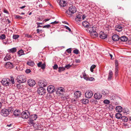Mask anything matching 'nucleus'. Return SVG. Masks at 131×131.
Returning <instances> with one entry per match:
<instances>
[{
    "mask_svg": "<svg viewBox=\"0 0 131 131\" xmlns=\"http://www.w3.org/2000/svg\"><path fill=\"white\" fill-rule=\"evenodd\" d=\"M14 110V109L12 107H8L6 108L3 109L1 111V113L3 116L6 117L9 114L12 113Z\"/></svg>",
    "mask_w": 131,
    "mask_h": 131,
    "instance_id": "obj_1",
    "label": "nucleus"
},
{
    "mask_svg": "<svg viewBox=\"0 0 131 131\" xmlns=\"http://www.w3.org/2000/svg\"><path fill=\"white\" fill-rule=\"evenodd\" d=\"M69 12L67 11L66 13L68 14L67 16L69 17H71V14H70V12L72 14L75 13L77 11L76 8L74 6H71L69 7Z\"/></svg>",
    "mask_w": 131,
    "mask_h": 131,
    "instance_id": "obj_2",
    "label": "nucleus"
},
{
    "mask_svg": "<svg viewBox=\"0 0 131 131\" xmlns=\"http://www.w3.org/2000/svg\"><path fill=\"white\" fill-rule=\"evenodd\" d=\"M16 80L17 82L20 83H24L26 80L25 77L24 75H19L17 76Z\"/></svg>",
    "mask_w": 131,
    "mask_h": 131,
    "instance_id": "obj_3",
    "label": "nucleus"
},
{
    "mask_svg": "<svg viewBox=\"0 0 131 131\" xmlns=\"http://www.w3.org/2000/svg\"><path fill=\"white\" fill-rule=\"evenodd\" d=\"M37 118V115L36 114H33L31 115L29 120L28 123L29 124H34V121L36 120Z\"/></svg>",
    "mask_w": 131,
    "mask_h": 131,
    "instance_id": "obj_4",
    "label": "nucleus"
},
{
    "mask_svg": "<svg viewBox=\"0 0 131 131\" xmlns=\"http://www.w3.org/2000/svg\"><path fill=\"white\" fill-rule=\"evenodd\" d=\"M1 82L4 85L9 86L10 84V80L8 78L3 79L1 81Z\"/></svg>",
    "mask_w": 131,
    "mask_h": 131,
    "instance_id": "obj_5",
    "label": "nucleus"
},
{
    "mask_svg": "<svg viewBox=\"0 0 131 131\" xmlns=\"http://www.w3.org/2000/svg\"><path fill=\"white\" fill-rule=\"evenodd\" d=\"M21 117L24 119H27L30 116V113L28 111L23 112L21 114Z\"/></svg>",
    "mask_w": 131,
    "mask_h": 131,
    "instance_id": "obj_6",
    "label": "nucleus"
},
{
    "mask_svg": "<svg viewBox=\"0 0 131 131\" xmlns=\"http://www.w3.org/2000/svg\"><path fill=\"white\" fill-rule=\"evenodd\" d=\"M38 84L40 87H45L47 85V83L46 80L43 79L39 80L38 82Z\"/></svg>",
    "mask_w": 131,
    "mask_h": 131,
    "instance_id": "obj_7",
    "label": "nucleus"
},
{
    "mask_svg": "<svg viewBox=\"0 0 131 131\" xmlns=\"http://www.w3.org/2000/svg\"><path fill=\"white\" fill-rule=\"evenodd\" d=\"M37 92L40 95L44 94L46 93V90L43 87H40L38 89Z\"/></svg>",
    "mask_w": 131,
    "mask_h": 131,
    "instance_id": "obj_8",
    "label": "nucleus"
},
{
    "mask_svg": "<svg viewBox=\"0 0 131 131\" xmlns=\"http://www.w3.org/2000/svg\"><path fill=\"white\" fill-rule=\"evenodd\" d=\"M93 93L92 91H87L85 93V96L87 98L90 99L93 96Z\"/></svg>",
    "mask_w": 131,
    "mask_h": 131,
    "instance_id": "obj_9",
    "label": "nucleus"
},
{
    "mask_svg": "<svg viewBox=\"0 0 131 131\" xmlns=\"http://www.w3.org/2000/svg\"><path fill=\"white\" fill-rule=\"evenodd\" d=\"M47 90L49 93H52L54 92L55 88L53 85H50L48 86Z\"/></svg>",
    "mask_w": 131,
    "mask_h": 131,
    "instance_id": "obj_10",
    "label": "nucleus"
},
{
    "mask_svg": "<svg viewBox=\"0 0 131 131\" xmlns=\"http://www.w3.org/2000/svg\"><path fill=\"white\" fill-rule=\"evenodd\" d=\"M27 83L28 85L30 86H33L36 84L35 81L32 79L28 80Z\"/></svg>",
    "mask_w": 131,
    "mask_h": 131,
    "instance_id": "obj_11",
    "label": "nucleus"
},
{
    "mask_svg": "<svg viewBox=\"0 0 131 131\" xmlns=\"http://www.w3.org/2000/svg\"><path fill=\"white\" fill-rule=\"evenodd\" d=\"M5 67L6 68L11 69L14 67L13 64L10 62L6 63L5 64Z\"/></svg>",
    "mask_w": 131,
    "mask_h": 131,
    "instance_id": "obj_12",
    "label": "nucleus"
},
{
    "mask_svg": "<svg viewBox=\"0 0 131 131\" xmlns=\"http://www.w3.org/2000/svg\"><path fill=\"white\" fill-rule=\"evenodd\" d=\"M56 91V93L59 95L60 94H62L64 91L63 88L61 87L58 88Z\"/></svg>",
    "mask_w": 131,
    "mask_h": 131,
    "instance_id": "obj_13",
    "label": "nucleus"
},
{
    "mask_svg": "<svg viewBox=\"0 0 131 131\" xmlns=\"http://www.w3.org/2000/svg\"><path fill=\"white\" fill-rule=\"evenodd\" d=\"M100 37L103 39H104L107 37V35L105 33L102 31L100 32L99 34Z\"/></svg>",
    "mask_w": 131,
    "mask_h": 131,
    "instance_id": "obj_14",
    "label": "nucleus"
},
{
    "mask_svg": "<svg viewBox=\"0 0 131 131\" xmlns=\"http://www.w3.org/2000/svg\"><path fill=\"white\" fill-rule=\"evenodd\" d=\"M95 30H96V28L94 27H88V29H87V31H89L90 34Z\"/></svg>",
    "mask_w": 131,
    "mask_h": 131,
    "instance_id": "obj_15",
    "label": "nucleus"
},
{
    "mask_svg": "<svg viewBox=\"0 0 131 131\" xmlns=\"http://www.w3.org/2000/svg\"><path fill=\"white\" fill-rule=\"evenodd\" d=\"M94 97L95 99L99 100L101 98L102 95L100 93L97 92L95 94Z\"/></svg>",
    "mask_w": 131,
    "mask_h": 131,
    "instance_id": "obj_16",
    "label": "nucleus"
},
{
    "mask_svg": "<svg viewBox=\"0 0 131 131\" xmlns=\"http://www.w3.org/2000/svg\"><path fill=\"white\" fill-rule=\"evenodd\" d=\"M74 94V97L76 98H79L81 95V92L79 91H76Z\"/></svg>",
    "mask_w": 131,
    "mask_h": 131,
    "instance_id": "obj_17",
    "label": "nucleus"
},
{
    "mask_svg": "<svg viewBox=\"0 0 131 131\" xmlns=\"http://www.w3.org/2000/svg\"><path fill=\"white\" fill-rule=\"evenodd\" d=\"M112 38L114 41H117L119 39V37L117 35L115 34L112 36Z\"/></svg>",
    "mask_w": 131,
    "mask_h": 131,
    "instance_id": "obj_18",
    "label": "nucleus"
},
{
    "mask_svg": "<svg viewBox=\"0 0 131 131\" xmlns=\"http://www.w3.org/2000/svg\"><path fill=\"white\" fill-rule=\"evenodd\" d=\"M66 2L63 0H60L59 2V5L61 7H64L66 6Z\"/></svg>",
    "mask_w": 131,
    "mask_h": 131,
    "instance_id": "obj_19",
    "label": "nucleus"
},
{
    "mask_svg": "<svg viewBox=\"0 0 131 131\" xmlns=\"http://www.w3.org/2000/svg\"><path fill=\"white\" fill-rule=\"evenodd\" d=\"M91 37L92 38H94L97 37L98 36V34L96 32V30L94 31L90 34Z\"/></svg>",
    "mask_w": 131,
    "mask_h": 131,
    "instance_id": "obj_20",
    "label": "nucleus"
},
{
    "mask_svg": "<svg viewBox=\"0 0 131 131\" xmlns=\"http://www.w3.org/2000/svg\"><path fill=\"white\" fill-rule=\"evenodd\" d=\"M113 75V73L112 71L111 70H110L108 73V80H111L112 77Z\"/></svg>",
    "mask_w": 131,
    "mask_h": 131,
    "instance_id": "obj_21",
    "label": "nucleus"
},
{
    "mask_svg": "<svg viewBox=\"0 0 131 131\" xmlns=\"http://www.w3.org/2000/svg\"><path fill=\"white\" fill-rule=\"evenodd\" d=\"M122 26L119 25H117L116 26L115 28V30L118 32H120L122 30Z\"/></svg>",
    "mask_w": 131,
    "mask_h": 131,
    "instance_id": "obj_22",
    "label": "nucleus"
},
{
    "mask_svg": "<svg viewBox=\"0 0 131 131\" xmlns=\"http://www.w3.org/2000/svg\"><path fill=\"white\" fill-rule=\"evenodd\" d=\"M109 93V91L107 90H102V94L104 95L107 96Z\"/></svg>",
    "mask_w": 131,
    "mask_h": 131,
    "instance_id": "obj_23",
    "label": "nucleus"
},
{
    "mask_svg": "<svg viewBox=\"0 0 131 131\" xmlns=\"http://www.w3.org/2000/svg\"><path fill=\"white\" fill-rule=\"evenodd\" d=\"M115 109L116 112H120L122 111V108L121 106H117L116 107Z\"/></svg>",
    "mask_w": 131,
    "mask_h": 131,
    "instance_id": "obj_24",
    "label": "nucleus"
},
{
    "mask_svg": "<svg viewBox=\"0 0 131 131\" xmlns=\"http://www.w3.org/2000/svg\"><path fill=\"white\" fill-rule=\"evenodd\" d=\"M14 115L15 116H19L21 114L20 111L18 110H15L14 112Z\"/></svg>",
    "mask_w": 131,
    "mask_h": 131,
    "instance_id": "obj_25",
    "label": "nucleus"
},
{
    "mask_svg": "<svg viewBox=\"0 0 131 131\" xmlns=\"http://www.w3.org/2000/svg\"><path fill=\"white\" fill-rule=\"evenodd\" d=\"M82 25L83 26L85 27H89V23L86 21H83L82 23Z\"/></svg>",
    "mask_w": 131,
    "mask_h": 131,
    "instance_id": "obj_26",
    "label": "nucleus"
},
{
    "mask_svg": "<svg viewBox=\"0 0 131 131\" xmlns=\"http://www.w3.org/2000/svg\"><path fill=\"white\" fill-rule=\"evenodd\" d=\"M11 59V57L10 55L8 54H7L5 56V57L4 58V60L5 61H7Z\"/></svg>",
    "mask_w": 131,
    "mask_h": 131,
    "instance_id": "obj_27",
    "label": "nucleus"
},
{
    "mask_svg": "<svg viewBox=\"0 0 131 131\" xmlns=\"http://www.w3.org/2000/svg\"><path fill=\"white\" fill-rule=\"evenodd\" d=\"M27 64L29 66H32L35 65V63L33 61L30 60L27 62Z\"/></svg>",
    "mask_w": 131,
    "mask_h": 131,
    "instance_id": "obj_28",
    "label": "nucleus"
},
{
    "mask_svg": "<svg viewBox=\"0 0 131 131\" xmlns=\"http://www.w3.org/2000/svg\"><path fill=\"white\" fill-rule=\"evenodd\" d=\"M81 102L82 103L84 104H86L89 103V100L88 99H84L82 100Z\"/></svg>",
    "mask_w": 131,
    "mask_h": 131,
    "instance_id": "obj_29",
    "label": "nucleus"
},
{
    "mask_svg": "<svg viewBox=\"0 0 131 131\" xmlns=\"http://www.w3.org/2000/svg\"><path fill=\"white\" fill-rule=\"evenodd\" d=\"M120 39L122 41L125 42L127 41L128 39L126 36H123L120 38Z\"/></svg>",
    "mask_w": 131,
    "mask_h": 131,
    "instance_id": "obj_30",
    "label": "nucleus"
},
{
    "mask_svg": "<svg viewBox=\"0 0 131 131\" xmlns=\"http://www.w3.org/2000/svg\"><path fill=\"white\" fill-rule=\"evenodd\" d=\"M115 117L117 119H120L122 118V116L121 114L119 113H118L116 114Z\"/></svg>",
    "mask_w": 131,
    "mask_h": 131,
    "instance_id": "obj_31",
    "label": "nucleus"
},
{
    "mask_svg": "<svg viewBox=\"0 0 131 131\" xmlns=\"http://www.w3.org/2000/svg\"><path fill=\"white\" fill-rule=\"evenodd\" d=\"M82 74L83 75V78L84 79L87 81L88 78V75H87L84 72H83Z\"/></svg>",
    "mask_w": 131,
    "mask_h": 131,
    "instance_id": "obj_32",
    "label": "nucleus"
},
{
    "mask_svg": "<svg viewBox=\"0 0 131 131\" xmlns=\"http://www.w3.org/2000/svg\"><path fill=\"white\" fill-rule=\"evenodd\" d=\"M17 51V49L16 48H13L8 50L9 52L11 53H14L16 52Z\"/></svg>",
    "mask_w": 131,
    "mask_h": 131,
    "instance_id": "obj_33",
    "label": "nucleus"
},
{
    "mask_svg": "<svg viewBox=\"0 0 131 131\" xmlns=\"http://www.w3.org/2000/svg\"><path fill=\"white\" fill-rule=\"evenodd\" d=\"M18 55H19V56H20L24 54L23 51L22 49L19 50L18 52Z\"/></svg>",
    "mask_w": 131,
    "mask_h": 131,
    "instance_id": "obj_34",
    "label": "nucleus"
},
{
    "mask_svg": "<svg viewBox=\"0 0 131 131\" xmlns=\"http://www.w3.org/2000/svg\"><path fill=\"white\" fill-rule=\"evenodd\" d=\"M46 97L47 99H50L52 98V96L50 93H49L47 94Z\"/></svg>",
    "mask_w": 131,
    "mask_h": 131,
    "instance_id": "obj_35",
    "label": "nucleus"
},
{
    "mask_svg": "<svg viewBox=\"0 0 131 131\" xmlns=\"http://www.w3.org/2000/svg\"><path fill=\"white\" fill-rule=\"evenodd\" d=\"M121 119L123 121L127 122L128 121V118L124 116H122Z\"/></svg>",
    "mask_w": 131,
    "mask_h": 131,
    "instance_id": "obj_36",
    "label": "nucleus"
},
{
    "mask_svg": "<svg viewBox=\"0 0 131 131\" xmlns=\"http://www.w3.org/2000/svg\"><path fill=\"white\" fill-rule=\"evenodd\" d=\"M123 111L124 113H126L127 114L129 113V112L127 108H124L123 109Z\"/></svg>",
    "mask_w": 131,
    "mask_h": 131,
    "instance_id": "obj_37",
    "label": "nucleus"
},
{
    "mask_svg": "<svg viewBox=\"0 0 131 131\" xmlns=\"http://www.w3.org/2000/svg\"><path fill=\"white\" fill-rule=\"evenodd\" d=\"M58 72H61L64 70H65V68L64 67H59L58 68Z\"/></svg>",
    "mask_w": 131,
    "mask_h": 131,
    "instance_id": "obj_38",
    "label": "nucleus"
},
{
    "mask_svg": "<svg viewBox=\"0 0 131 131\" xmlns=\"http://www.w3.org/2000/svg\"><path fill=\"white\" fill-rule=\"evenodd\" d=\"M96 66L95 65H93L90 68V71L92 72H93V69L95 68L96 67Z\"/></svg>",
    "mask_w": 131,
    "mask_h": 131,
    "instance_id": "obj_39",
    "label": "nucleus"
},
{
    "mask_svg": "<svg viewBox=\"0 0 131 131\" xmlns=\"http://www.w3.org/2000/svg\"><path fill=\"white\" fill-rule=\"evenodd\" d=\"M0 38L2 40L5 39L6 38L5 35L4 34H2L0 36Z\"/></svg>",
    "mask_w": 131,
    "mask_h": 131,
    "instance_id": "obj_40",
    "label": "nucleus"
},
{
    "mask_svg": "<svg viewBox=\"0 0 131 131\" xmlns=\"http://www.w3.org/2000/svg\"><path fill=\"white\" fill-rule=\"evenodd\" d=\"M19 37V36L18 35H14L13 37V39H16Z\"/></svg>",
    "mask_w": 131,
    "mask_h": 131,
    "instance_id": "obj_41",
    "label": "nucleus"
},
{
    "mask_svg": "<svg viewBox=\"0 0 131 131\" xmlns=\"http://www.w3.org/2000/svg\"><path fill=\"white\" fill-rule=\"evenodd\" d=\"M103 103L106 104H108L110 103V101L107 100H105L103 101Z\"/></svg>",
    "mask_w": 131,
    "mask_h": 131,
    "instance_id": "obj_42",
    "label": "nucleus"
},
{
    "mask_svg": "<svg viewBox=\"0 0 131 131\" xmlns=\"http://www.w3.org/2000/svg\"><path fill=\"white\" fill-rule=\"evenodd\" d=\"M15 18L17 19H24V18H23L22 17L18 15H16L15 16Z\"/></svg>",
    "mask_w": 131,
    "mask_h": 131,
    "instance_id": "obj_43",
    "label": "nucleus"
},
{
    "mask_svg": "<svg viewBox=\"0 0 131 131\" xmlns=\"http://www.w3.org/2000/svg\"><path fill=\"white\" fill-rule=\"evenodd\" d=\"M95 80V79L92 77H90L88 78V79L87 81H93Z\"/></svg>",
    "mask_w": 131,
    "mask_h": 131,
    "instance_id": "obj_44",
    "label": "nucleus"
},
{
    "mask_svg": "<svg viewBox=\"0 0 131 131\" xmlns=\"http://www.w3.org/2000/svg\"><path fill=\"white\" fill-rule=\"evenodd\" d=\"M82 16L81 15H77V18H78L79 19L78 20L79 21H81L82 20V19L81 18Z\"/></svg>",
    "mask_w": 131,
    "mask_h": 131,
    "instance_id": "obj_45",
    "label": "nucleus"
},
{
    "mask_svg": "<svg viewBox=\"0 0 131 131\" xmlns=\"http://www.w3.org/2000/svg\"><path fill=\"white\" fill-rule=\"evenodd\" d=\"M79 52L78 50L77 49H75L73 51V52L74 53L77 54L79 53Z\"/></svg>",
    "mask_w": 131,
    "mask_h": 131,
    "instance_id": "obj_46",
    "label": "nucleus"
},
{
    "mask_svg": "<svg viewBox=\"0 0 131 131\" xmlns=\"http://www.w3.org/2000/svg\"><path fill=\"white\" fill-rule=\"evenodd\" d=\"M45 66L46 64L45 63H44L42 64L40 67L42 69H44L45 68Z\"/></svg>",
    "mask_w": 131,
    "mask_h": 131,
    "instance_id": "obj_47",
    "label": "nucleus"
},
{
    "mask_svg": "<svg viewBox=\"0 0 131 131\" xmlns=\"http://www.w3.org/2000/svg\"><path fill=\"white\" fill-rule=\"evenodd\" d=\"M51 27L50 25L48 24L46 25H44L43 27V28H49Z\"/></svg>",
    "mask_w": 131,
    "mask_h": 131,
    "instance_id": "obj_48",
    "label": "nucleus"
},
{
    "mask_svg": "<svg viewBox=\"0 0 131 131\" xmlns=\"http://www.w3.org/2000/svg\"><path fill=\"white\" fill-rule=\"evenodd\" d=\"M11 82L12 84H14L15 83L13 77H11V78L10 82Z\"/></svg>",
    "mask_w": 131,
    "mask_h": 131,
    "instance_id": "obj_49",
    "label": "nucleus"
},
{
    "mask_svg": "<svg viewBox=\"0 0 131 131\" xmlns=\"http://www.w3.org/2000/svg\"><path fill=\"white\" fill-rule=\"evenodd\" d=\"M66 51L69 53H71V48H70L67 49L66 50Z\"/></svg>",
    "mask_w": 131,
    "mask_h": 131,
    "instance_id": "obj_50",
    "label": "nucleus"
},
{
    "mask_svg": "<svg viewBox=\"0 0 131 131\" xmlns=\"http://www.w3.org/2000/svg\"><path fill=\"white\" fill-rule=\"evenodd\" d=\"M71 66L69 64H68L67 65H66L65 66V68H67V69L69 68Z\"/></svg>",
    "mask_w": 131,
    "mask_h": 131,
    "instance_id": "obj_51",
    "label": "nucleus"
},
{
    "mask_svg": "<svg viewBox=\"0 0 131 131\" xmlns=\"http://www.w3.org/2000/svg\"><path fill=\"white\" fill-rule=\"evenodd\" d=\"M17 87L19 89H21L22 86L20 84H18L17 85Z\"/></svg>",
    "mask_w": 131,
    "mask_h": 131,
    "instance_id": "obj_52",
    "label": "nucleus"
},
{
    "mask_svg": "<svg viewBox=\"0 0 131 131\" xmlns=\"http://www.w3.org/2000/svg\"><path fill=\"white\" fill-rule=\"evenodd\" d=\"M64 27L66 29L68 30L70 32L71 31V29L67 26H65Z\"/></svg>",
    "mask_w": 131,
    "mask_h": 131,
    "instance_id": "obj_53",
    "label": "nucleus"
},
{
    "mask_svg": "<svg viewBox=\"0 0 131 131\" xmlns=\"http://www.w3.org/2000/svg\"><path fill=\"white\" fill-rule=\"evenodd\" d=\"M42 64L41 62H40L37 64V66L38 67H40Z\"/></svg>",
    "mask_w": 131,
    "mask_h": 131,
    "instance_id": "obj_54",
    "label": "nucleus"
},
{
    "mask_svg": "<svg viewBox=\"0 0 131 131\" xmlns=\"http://www.w3.org/2000/svg\"><path fill=\"white\" fill-rule=\"evenodd\" d=\"M58 68V66L57 64H55L53 67V68L54 69H56Z\"/></svg>",
    "mask_w": 131,
    "mask_h": 131,
    "instance_id": "obj_55",
    "label": "nucleus"
},
{
    "mask_svg": "<svg viewBox=\"0 0 131 131\" xmlns=\"http://www.w3.org/2000/svg\"><path fill=\"white\" fill-rule=\"evenodd\" d=\"M31 70L30 69H27L25 71V72L27 73H28L31 72Z\"/></svg>",
    "mask_w": 131,
    "mask_h": 131,
    "instance_id": "obj_56",
    "label": "nucleus"
},
{
    "mask_svg": "<svg viewBox=\"0 0 131 131\" xmlns=\"http://www.w3.org/2000/svg\"><path fill=\"white\" fill-rule=\"evenodd\" d=\"M115 73L116 76H117L118 73V70H115Z\"/></svg>",
    "mask_w": 131,
    "mask_h": 131,
    "instance_id": "obj_57",
    "label": "nucleus"
},
{
    "mask_svg": "<svg viewBox=\"0 0 131 131\" xmlns=\"http://www.w3.org/2000/svg\"><path fill=\"white\" fill-rule=\"evenodd\" d=\"M75 62L76 63H80L81 62V60L79 59H76L75 60Z\"/></svg>",
    "mask_w": 131,
    "mask_h": 131,
    "instance_id": "obj_58",
    "label": "nucleus"
},
{
    "mask_svg": "<svg viewBox=\"0 0 131 131\" xmlns=\"http://www.w3.org/2000/svg\"><path fill=\"white\" fill-rule=\"evenodd\" d=\"M58 22L56 21H55L54 22H51L50 23V24H58Z\"/></svg>",
    "mask_w": 131,
    "mask_h": 131,
    "instance_id": "obj_59",
    "label": "nucleus"
},
{
    "mask_svg": "<svg viewBox=\"0 0 131 131\" xmlns=\"http://www.w3.org/2000/svg\"><path fill=\"white\" fill-rule=\"evenodd\" d=\"M25 36L28 38L31 37V36L28 34H26L25 35Z\"/></svg>",
    "mask_w": 131,
    "mask_h": 131,
    "instance_id": "obj_60",
    "label": "nucleus"
},
{
    "mask_svg": "<svg viewBox=\"0 0 131 131\" xmlns=\"http://www.w3.org/2000/svg\"><path fill=\"white\" fill-rule=\"evenodd\" d=\"M118 62L117 60H116L115 61V66L116 65H118Z\"/></svg>",
    "mask_w": 131,
    "mask_h": 131,
    "instance_id": "obj_61",
    "label": "nucleus"
},
{
    "mask_svg": "<svg viewBox=\"0 0 131 131\" xmlns=\"http://www.w3.org/2000/svg\"><path fill=\"white\" fill-rule=\"evenodd\" d=\"M118 65H116L115 66V70H118Z\"/></svg>",
    "mask_w": 131,
    "mask_h": 131,
    "instance_id": "obj_62",
    "label": "nucleus"
},
{
    "mask_svg": "<svg viewBox=\"0 0 131 131\" xmlns=\"http://www.w3.org/2000/svg\"><path fill=\"white\" fill-rule=\"evenodd\" d=\"M3 43L5 44H7L8 42L7 41H5V40H3Z\"/></svg>",
    "mask_w": 131,
    "mask_h": 131,
    "instance_id": "obj_63",
    "label": "nucleus"
},
{
    "mask_svg": "<svg viewBox=\"0 0 131 131\" xmlns=\"http://www.w3.org/2000/svg\"><path fill=\"white\" fill-rule=\"evenodd\" d=\"M4 13H6V14H8V12L7 11V10L4 9Z\"/></svg>",
    "mask_w": 131,
    "mask_h": 131,
    "instance_id": "obj_64",
    "label": "nucleus"
}]
</instances>
